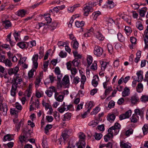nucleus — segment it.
I'll list each match as a JSON object with an SVG mask.
<instances>
[{
	"instance_id": "obj_1",
	"label": "nucleus",
	"mask_w": 148,
	"mask_h": 148,
	"mask_svg": "<svg viewBox=\"0 0 148 148\" xmlns=\"http://www.w3.org/2000/svg\"><path fill=\"white\" fill-rule=\"evenodd\" d=\"M22 82V80L21 77L16 76L12 78V88L10 90L11 96L14 97L16 95V90L18 86V84H20Z\"/></svg>"
},
{
	"instance_id": "obj_2",
	"label": "nucleus",
	"mask_w": 148,
	"mask_h": 148,
	"mask_svg": "<svg viewBox=\"0 0 148 148\" xmlns=\"http://www.w3.org/2000/svg\"><path fill=\"white\" fill-rule=\"evenodd\" d=\"M94 54L97 56H100L102 54L103 51V49L101 47L95 45L94 47Z\"/></svg>"
},
{
	"instance_id": "obj_3",
	"label": "nucleus",
	"mask_w": 148,
	"mask_h": 148,
	"mask_svg": "<svg viewBox=\"0 0 148 148\" xmlns=\"http://www.w3.org/2000/svg\"><path fill=\"white\" fill-rule=\"evenodd\" d=\"M56 89L55 87L52 86L49 87L48 90H46L45 92L48 97H51L53 92H56Z\"/></svg>"
},
{
	"instance_id": "obj_4",
	"label": "nucleus",
	"mask_w": 148,
	"mask_h": 148,
	"mask_svg": "<svg viewBox=\"0 0 148 148\" xmlns=\"http://www.w3.org/2000/svg\"><path fill=\"white\" fill-rule=\"evenodd\" d=\"M92 7L90 5H86L83 8L84 14V16H88V14L93 11Z\"/></svg>"
},
{
	"instance_id": "obj_5",
	"label": "nucleus",
	"mask_w": 148,
	"mask_h": 148,
	"mask_svg": "<svg viewBox=\"0 0 148 148\" xmlns=\"http://www.w3.org/2000/svg\"><path fill=\"white\" fill-rule=\"evenodd\" d=\"M121 126L120 124L118 123H116L114 126L110 127L112 130H113L114 132V135H116L119 132V129L120 128Z\"/></svg>"
},
{
	"instance_id": "obj_6",
	"label": "nucleus",
	"mask_w": 148,
	"mask_h": 148,
	"mask_svg": "<svg viewBox=\"0 0 148 148\" xmlns=\"http://www.w3.org/2000/svg\"><path fill=\"white\" fill-rule=\"evenodd\" d=\"M132 114V111L131 110H129L128 111L126 112L124 114H123L120 116L119 117L120 120H122L128 118Z\"/></svg>"
},
{
	"instance_id": "obj_7",
	"label": "nucleus",
	"mask_w": 148,
	"mask_h": 148,
	"mask_svg": "<svg viewBox=\"0 0 148 148\" xmlns=\"http://www.w3.org/2000/svg\"><path fill=\"white\" fill-rule=\"evenodd\" d=\"M63 86H69L70 84L69 77L68 75H66L63 77L62 81Z\"/></svg>"
},
{
	"instance_id": "obj_8",
	"label": "nucleus",
	"mask_w": 148,
	"mask_h": 148,
	"mask_svg": "<svg viewBox=\"0 0 148 148\" xmlns=\"http://www.w3.org/2000/svg\"><path fill=\"white\" fill-rule=\"evenodd\" d=\"M38 55L37 54L34 55L32 58L34 67L36 69L38 66L37 61L38 60Z\"/></svg>"
},
{
	"instance_id": "obj_9",
	"label": "nucleus",
	"mask_w": 148,
	"mask_h": 148,
	"mask_svg": "<svg viewBox=\"0 0 148 148\" xmlns=\"http://www.w3.org/2000/svg\"><path fill=\"white\" fill-rule=\"evenodd\" d=\"M18 70V67L16 66L13 68L10 69L8 70V74L10 75H12L13 74L15 75L17 73Z\"/></svg>"
},
{
	"instance_id": "obj_10",
	"label": "nucleus",
	"mask_w": 148,
	"mask_h": 148,
	"mask_svg": "<svg viewBox=\"0 0 148 148\" xmlns=\"http://www.w3.org/2000/svg\"><path fill=\"white\" fill-rule=\"evenodd\" d=\"M134 114L136 116L138 115H139L142 119H143L144 116V112L143 111L140 109H136L134 110Z\"/></svg>"
},
{
	"instance_id": "obj_11",
	"label": "nucleus",
	"mask_w": 148,
	"mask_h": 148,
	"mask_svg": "<svg viewBox=\"0 0 148 148\" xmlns=\"http://www.w3.org/2000/svg\"><path fill=\"white\" fill-rule=\"evenodd\" d=\"M120 147L121 148H131L132 145L129 143H125L123 141H121L120 143Z\"/></svg>"
},
{
	"instance_id": "obj_12",
	"label": "nucleus",
	"mask_w": 148,
	"mask_h": 148,
	"mask_svg": "<svg viewBox=\"0 0 148 148\" xmlns=\"http://www.w3.org/2000/svg\"><path fill=\"white\" fill-rule=\"evenodd\" d=\"M17 45L20 48L22 49L24 48L27 49L28 47L27 42H20L17 43Z\"/></svg>"
},
{
	"instance_id": "obj_13",
	"label": "nucleus",
	"mask_w": 148,
	"mask_h": 148,
	"mask_svg": "<svg viewBox=\"0 0 148 148\" xmlns=\"http://www.w3.org/2000/svg\"><path fill=\"white\" fill-rule=\"evenodd\" d=\"M99 77L98 75H95L93 77V79L92 81V85L95 87H96L98 84V81L99 80Z\"/></svg>"
},
{
	"instance_id": "obj_14",
	"label": "nucleus",
	"mask_w": 148,
	"mask_h": 148,
	"mask_svg": "<svg viewBox=\"0 0 148 148\" xmlns=\"http://www.w3.org/2000/svg\"><path fill=\"white\" fill-rule=\"evenodd\" d=\"M84 22L83 21H76L75 22V25L77 27H81L82 31H83V28L82 27L84 26Z\"/></svg>"
},
{
	"instance_id": "obj_15",
	"label": "nucleus",
	"mask_w": 148,
	"mask_h": 148,
	"mask_svg": "<svg viewBox=\"0 0 148 148\" xmlns=\"http://www.w3.org/2000/svg\"><path fill=\"white\" fill-rule=\"evenodd\" d=\"M130 100L132 103L135 104L139 101V99L138 96L135 94L131 97Z\"/></svg>"
},
{
	"instance_id": "obj_16",
	"label": "nucleus",
	"mask_w": 148,
	"mask_h": 148,
	"mask_svg": "<svg viewBox=\"0 0 148 148\" xmlns=\"http://www.w3.org/2000/svg\"><path fill=\"white\" fill-rule=\"evenodd\" d=\"M113 130H112L110 128H109L108 130V133L106 135V136L108 137L109 139L112 138L113 137L114 135V132Z\"/></svg>"
},
{
	"instance_id": "obj_17",
	"label": "nucleus",
	"mask_w": 148,
	"mask_h": 148,
	"mask_svg": "<svg viewBox=\"0 0 148 148\" xmlns=\"http://www.w3.org/2000/svg\"><path fill=\"white\" fill-rule=\"evenodd\" d=\"M2 22L3 26L6 29H8L12 26V24L10 21L8 20L3 21Z\"/></svg>"
},
{
	"instance_id": "obj_18",
	"label": "nucleus",
	"mask_w": 148,
	"mask_h": 148,
	"mask_svg": "<svg viewBox=\"0 0 148 148\" xmlns=\"http://www.w3.org/2000/svg\"><path fill=\"white\" fill-rule=\"evenodd\" d=\"M147 10V8L145 7L141 8L139 12L140 16L141 17H144Z\"/></svg>"
},
{
	"instance_id": "obj_19",
	"label": "nucleus",
	"mask_w": 148,
	"mask_h": 148,
	"mask_svg": "<svg viewBox=\"0 0 148 148\" xmlns=\"http://www.w3.org/2000/svg\"><path fill=\"white\" fill-rule=\"evenodd\" d=\"M130 94V89L128 88L125 87L123 91L122 92V95L123 97H125L129 95Z\"/></svg>"
},
{
	"instance_id": "obj_20",
	"label": "nucleus",
	"mask_w": 148,
	"mask_h": 148,
	"mask_svg": "<svg viewBox=\"0 0 148 148\" xmlns=\"http://www.w3.org/2000/svg\"><path fill=\"white\" fill-rule=\"evenodd\" d=\"M143 71H140L137 73L136 75L138 77L137 80L138 82L142 81V80L143 79Z\"/></svg>"
},
{
	"instance_id": "obj_21",
	"label": "nucleus",
	"mask_w": 148,
	"mask_h": 148,
	"mask_svg": "<svg viewBox=\"0 0 148 148\" xmlns=\"http://www.w3.org/2000/svg\"><path fill=\"white\" fill-rule=\"evenodd\" d=\"M57 25V23L55 21H53L51 24L48 25V27L50 30L53 31L56 28Z\"/></svg>"
},
{
	"instance_id": "obj_22",
	"label": "nucleus",
	"mask_w": 148,
	"mask_h": 148,
	"mask_svg": "<svg viewBox=\"0 0 148 148\" xmlns=\"http://www.w3.org/2000/svg\"><path fill=\"white\" fill-rule=\"evenodd\" d=\"M86 143L83 140L79 141L77 143V146L78 148H85L86 146Z\"/></svg>"
},
{
	"instance_id": "obj_23",
	"label": "nucleus",
	"mask_w": 148,
	"mask_h": 148,
	"mask_svg": "<svg viewBox=\"0 0 148 148\" xmlns=\"http://www.w3.org/2000/svg\"><path fill=\"white\" fill-rule=\"evenodd\" d=\"M139 119V117L138 116H136L134 114H133L132 116L130 118L131 122L134 123H136Z\"/></svg>"
},
{
	"instance_id": "obj_24",
	"label": "nucleus",
	"mask_w": 148,
	"mask_h": 148,
	"mask_svg": "<svg viewBox=\"0 0 148 148\" xmlns=\"http://www.w3.org/2000/svg\"><path fill=\"white\" fill-rule=\"evenodd\" d=\"M99 123V121L97 120H92L90 121L88 124V125L92 127L96 126Z\"/></svg>"
},
{
	"instance_id": "obj_25",
	"label": "nucleus",
	"mask_w": 148,
	"mask_h": 148,
	"mask_svg": "<svg viewBox=\"0 0 148 148\" xmlns=\"http://www.w3.org/2000/svg\"><path fill=\"white\" fill-rule=\"evenodd\" d=\"M12 135L8 134L6 135H5L3 138V141L4 142H5L6 141H10L13 139L11 137Z\"/></svg>"
},
{
	"instance_id": "obj_26",
	"label": "nucleus",
	"mask_w": 148,
	"mask_h": 148,
	"mask_svg": "<svg viewBox=\"0 0 148 148\" xmlns=\"http://www.w3.org/2000/svg\"><path fill=\"white\" fill-rule=\"evenodd\" d=\"M1 111H2V113L4 116L6 115L8 110V108L6 105L2 106L1 108Z\"/></svg>"
},
{
	"instance_id": "obj_27",
	"label": "nucleus",
	"mask_w": 148,
	"mask_h": 148,
	"mask_svg": "<svg viewBox=\"0 0 148 148\" xmlns=\"http://www.w3.org/2000/svg\"><path fill=\"white\" fill-rule=\"evenodd\" d=\"M26 12L24 10L22 9L18 10L17 12V15L21 17L24 16L25 15Z\"/></svg>"
},
{
	"instance_id": "obj_28",
	"label": "nucleus",
	"mask_w": 148,
	"mask_h": 148,
	"mask_svg": "<svg viewBox=\"0 0 148 148\" xmlns=\"http://www.w3.org/2000/svg\"><path fill=\"white\" fill-rule=\"evenodd\" d=\"M122 18L129 25H131V17L129 16H123Z\"/></svg>"
},
{
	"instance_id": "obj_29",
	"label": "nucleus",
	"mask_w": 148,
	"mask_h": 148,
	"mask_svg": "<svg viewBox=\"0 0 148 148\" xmlns=\"http://www.w3.org/2000/svg\"><path fill=\"white\" fill-rule=\"evenodd\" d=\"M12 35V33L10 32L7 36L6 40L7 41H9L11 46H13L14 45L15 43L11 40V36Z\"/></svg>"
},
{
	"instance_id": "obj_30",
	"label": "nucleus",
	"mask_w": 148,
	"mask_h": 148,
	"mask_svg": "<svg viewBox=\"0 0 148 148\" xmlns=\"http://www.w3.org/2000/svg\"><path fill=\"white\" fill-rule=\"evenodd\" d=\"M136 26L140 30H142L143 29V27L140 21H138L136 22Z\"/></svg>"
},
{
	"instance_id": "obj_31",
	"label": "nucleus",
	"mask_w": 148,
	"mask_h": 148,
	"mask_svg": "<svg viewBox=\"0 0 148 148\" xmlns=\"http://www.w3.org/2000/svg\"><path fill=\"white\" fill-rule=\"evenodd\" d=\"M71 114L70 113H66L64 115L63 120L65 121L69 120L71 117Z\"/></svg>"
},
{
	"instance_id": "obj_32",
	"label": "nucleus",
	"mask_w": 148,
	"mask_h": 148,
	"mask_svg": "<svg viewBox=\"0 0 148 148\" xmlns=\"http://www.w3.org/2000/svg\"><path fill=\"white\" fill-rule=\"evenodd\" d=\"M137 91L138 92H141L143 90V86L142 84L139 83L138 84L136 87Z\"/></svg>"
},
{
	"instance_id": "obj_33",
	"label": "nucleus",
	"mask_w": 148,
	"mask_h": 148,
	"mask_svg": "<svg viewBox=\"0 0 148 148\" xmlns=\"http://www.w3.org/2000/svg\"><path fill=\"white\" fill-rule=\"evenodd\" d=\"M96 37L99 40H103L104 39L103 35L99 32L96 34Z\"/></svg>"
},
{
	"instance_id": "obj_34",
	"label": "nucleus",
	"mask_w": 148,
	"mask_h": 148,
	"mask_svg": "<svg viewBox=\"0 0 148 148\" xmlns=\"http://www.w3.org/2000/svg\"><path fill=\"white\" fill-rule=\"evenodd\" d=\"M101 14V12L99 11L94 12L92 14V16H93V19L95 20H96L99 16Z\"/></svg>"
},
{
	"instance_id": "obj_35",
	"label": "nucleus",
	"mask_w": 148,
	"mask_h": 148,
	"mask_svg": "<svg viewBox=\"0 0 148 148\" xmlns=\"http://www.w3.org/2000/svg\"><path fill=\"white\" fill-rule=\"evenodd\" d=\"M14 145V143L10 142L7 144H3V145L5 148H12Z\"/></svg>"
},
{
	"instance_id": "obj_36",
	"label": "nucleus",
	"mask_w": 148,
	"mask_h": 148,
	"mask_svg": "<svg viewBox=\"0 0 148 148\" xmlns=\"http://www.w3.org/2000/svg\"><path fill=\"white\" fill-rule=\"evenodd\" d=\"M112 90V89L111 86H108L105 91L104 94L105 96H107Z\"/></svg>"
},
{
	"instance_id": "obj_37",
	"label": "nucleus",
	"mask_w": 148,
	"mask_h": 148,
	"mask_svg": "<svg viewBox=\"0 0 148 148\" xmlns=\"http://www.w3.org/2000/svg\"><path fill=\"white\" fill-rule=\"evenodd\" d=\"M80 80V79L78 76H76L74 77V79L73 80L72 84L75 85L77 84Z\"/></svg>"
},
{
	"instance_id": "obj_38",
	"label": "nucleus",
	"mask_w": 148,
	"mask_h": 148,
	"mask_svg": "<svg viewBox=\"0 0 148 148\" xmlns=\"http://www.w3.org/2000/svg\"><path fill=\"white\" fill-rule=\"evenodd\" d=\"M87 63L88 66H90L92 62V58L90 56H88L87 58Z\"/></svg>"
},
{
	"instance_id": "obj_39",
	"label": "nucleus",
	"mask_w": 148,
	"mask_h": 148,
	"mask_svg": "<svg viewBox=\"0 0 148 148\" xmlns=\"http://www.w3.org/2000/svg\"><path fill=\"white\" fill-rule=\"evenodd\" d=\"M10 60V59H7L3 62L4 63L6 66L8 67H11L12 65V63Z\"/></svg>"
},
{
	"instance_id": "obj_40",
	"label": "nucleus",
	"mask_w": 148,
	"mask_h": 148,
	"mask_svg": "<svg viewBox=\"0 0 148 148\" xmlns=\"http://www.w3.org/2000/svg\"><path fill=\"white\" fill-rule=\"evenodd\" d=\"M143 132L144 134H146L148 132V125L145 124L142 128Z\"/></svg>"
},
{
	"instance_id": "obj_41",
	"label": "nucleus",
	"mask_w": 148,
	"mask_h": 148,
	"mask_svg": "<svg viewBox=\"0 0 148 148\" xmlns=\"http://www.w3.org/2000/svg\"><path fill=\"white\" fill-rule=\"evenodd\" d=\"M141 101L145 103L148 101V96L146 95H142L140 98Z\"/></svg>"
},
{
	"instance_id": "obj_42",
	"label": "nucleus",
	"mask_w": 148,
	"mask_h": 148,
	"mask_svg": "<svg viewBox=\"0 0 148 148\" xmlns=\"http://www.w3.org/2000/svg\"><path fill=\"white\" fill-rule=\"evenodd\" d=\"M118 38L121 42H123L125 40V38L120 33H118L117 34Z\"/></svg>"
},
{
	"instance_id": "obj_43",
	"label": "nucleus",
	"mask_w": 148,
	"mask_h": 148,
	"mask_svg": "<svg viewBox=\"0 0 148 148\" xmlns=\"http://www.w3.org/2000/svg\"><path fill=\"white\" fill-rule=\"evenodd\" d=\"M71 43L73 44V47L74 49H77L79 46V43L77 40H75V41H72Z\"/></svg>"
},
{
	"instance_id": "obj_44",
	"label": "nucleus",
	"mask_w": 148,
	"mask_h": 148,
	"mask_svg": "<svg viewBox=\"0 0 148 148\" xmlns=\"http://www.w3.org/2000/svg\"><path fill=\"white\" fill-rule=\"evenodd\" d=\"M115 118V115L114 114H111L108 116V120L110 122L113 121Z\"/></svg>"
},
{
	"instance_id": "obj_45",
	"label": "nucleus",
	"mask_w": 148,
	"mask_h": 148,
	"mask_svg": "<svg viewBox=\"0 0 148 148\" xmlns=\"http://www.w3.org/2000/svg\"><path fill=\"white\" fill-rule=\"evenodd\" d=\"M42 146L44 148H47V143L46 137H43L42 140Z\"/></svg>"
},
{
	"instance_id": "obj_46",
	"label": "nucleus",
	"mask_w": 148,
	"mask_h": 148,
	"mask_svg": "<svg viewBox=\"0 0 148 148\" xmlns=\"http://www.w3.org/2000/svg\"><path fill=\"white\" fill-rule=\"evenodd\" d=\"M94 136L96 140H99L102 137V135L100 133H95Z\"/></svg>"
},
{
	"instance_id": "obj_47",
	"label": "nucleus",
	"mask_w": 148,
	"mask_h": 148,
	"mask_svg": "<svg viewBox=\"0 0 148 148\" xmlns=\"http://www.w3.org/2000/svg\"><path fill=\"white\" fill-rule=\"evenodd\" d=\"M86 106H88L87 108V109H88L87 111L88 112H89L90 110L93 107L92 102L90 101L89 103H87Z\"/></svg>"
},
{
	"instance_id": "obj_48",
	"label": "nucleus",
	"mask_w": 148,
	"mask_h": 148,
	"mask_svg": "<svg viewBox=\"0 0 148 148\" xmlns=\"http://www.w3.org/2000/svg\"><path fill=\"white\" fill-rule=\"evenodd\" d=\"M79 137L80 139L79 141L83 140L84 141H85L84 139L85 138V136L83 133H80L79 134Z\"/></svg>"
},
{
	"instance_id": "obj_49",
	"label": "nucleus",
	"mask_w": 148,
	"mask_h": 148,
	"mask_svg": "<svg viewBox=\"0 0 148 148\" xmlns=\"http://www.w3.org/2000/svg\"><path fill=\"white\" fill-rule=\"evenodd\" d=\"M52 127L51 125L48 124L46 125L45 128V134H47L48 132V130L51 129Z\"/></svg>"
},
{
	"instance_id": "obj_50",
	"label": "nucleus",
	"mask_w": 148,
	"mask_h": 148,
	"mask_svg": "<svg viewBox=\"0 0 148 148\" xmlns=\"http://www.w3.org/2000/svg\"><path fill=\"white\" fill-rule=\"evenodd\" d=\"M107 47L108 51L110 53H112L113 51V48L111 44H108L107 45Z\"/></svg>"
},
{
	"instance_id": "obj_51",
	"label": "nucleus",
	"mask_w": 148,
	"mask_h": 148,
	"mask_svg": "<svg viewBox=\"0 0 148 148\" xmlns=\"http://www.w3.org/2000/svg\"><path fill=\"white\" fill-rule=\"evenodd\" d=\"M20 33L21 32H17L16 30H14V32L13 34V35L16 41H17L18 39V37L20 36Z\"/></svg>"
},
{
	"instance_id": "obj_52",
	"label": "nucleus",
	"mask_w": 148,
	"mask_h": 148,
	"mask_svg": "<svg viewBox=\"0 0 148 148\" xmlns=\"http://www.w3.org/2000/svg\"><path fill=\"white\" fill-rule=\"evenodd\" d=\"M67 55V53L63 51H61L59 54V56L62 58L66 57Z\"/></svg>"
},
{
	"instance_id": "obj_53",
	"label": "nucleus",
	"mask_w": 148,
	"mask_h": 148,
	"mask_svg": "<svg viewBox=\"0 0 148 148\" xmlns=\"http://www.w3.org/2000/svg\"><path fill=\"white\" fill-rule=\"evenodd\" d=\"M99 110L100 109H99V108L98 107H96L93 110V111L91 112V114L92 115L96 114L98 112Z\"/></svg>"
},
{
	"instance_id": "obj_54",
	"label": "nucleus",
	"mask_w": 148,
	"mask_h": 148,
	"mask_svg": "<svg viewBox=\"0 0 148 148\" xmlns=\"http://www.w3.org/2000/svg\"><path fill=\"white\" fill-rule=\"evenodd\" d=\"M114 3L112 1H108V2L107 7L110 8H112L114 7Z\"/></svg>"
},
{
	"instance_id": "obj_55",
	"label": "nucleus",
	"mask_w": 148,
	"mask_h": 148,
	"mask_svg": "<svg viewBox=\"0 0 148 148\" xmlns=\"http://www.w3.org/2000/svg\"><path fill=\"white\" fill-rule=\"evenodd\" d=\"M115 102L113 100L110 101L109 103L108 107L110 108H113L115 105Z\"/></svg>"
},
{
	"instance_id": "obj_56",
	"label": "nucleus",
	"mask_w": 148,
	"mask_h": 148,
	"mask_svg": "<svg viewBox=\"0 0 148 148\" xmlns=\"http://www.w3.org/2000/svg\"><path fill=\"white\" fill-rule=\"evenodd\" d=\"M64 98V96L62 95H59L56 99L57 101L62 102L63 101Z\"/></svg>"
},
{
	"instance_id": "obj_57",
	"label": "nucleus",
	"mask_w": 148,
	"mask_h": 148,
	"mask_svg": "<svg viewBox=\"0 0 148 148\" xmlns=\"http://www.w3.org/2000/svg\"><path fill=\"white\" fill-rule=\"evenodd\" d=\"M79 61L77 59H75L72 62L74 66H78Z\"/></svg>"
},
{
	"instance_id": "obj_58",
	"label": "nucleus",
	"mask_w": 148,
	"mask_h": 148,
	"mask_svg": "<svg viewBox=\"0 0 148 148\" xmlns=\"http://www.w3.org/2000/svg\"><path fill=\"white\" fill-rule=\"evenodd\" d=\"M26 138L24 135H23V136H19V139L20 142L22 143L24 141L27 142L26 141Z\"/></svg>"
},
{
	"instance_id": "obj_59",
	"label": "nucleus",
	"mask_w": 148,
	"mask_h": 148,
	"mask_svg": "<svg viewBox=\"0 0 148 148\" xmlns=\"http://www.w3.org/2000/svg\"><path fill=\"white\" fill-rule=\"evenodd\" d=\"M91 69L93 70H96L97 69V64L96 62H94L91 66Z\"/></svg>"
},
{
	"instance_id": "obj_60",
	"label": "nucleus",
	"mask_w": 148,
	"mask_h": 148,
	"mask_svg": "<svg viewBox=\"0 0 148 148\" xmlns=\"http://www.w3.org/2000/svg\"><path fill=\"white\" fill-rule=\"evenodd\" d=\"M62 136L63 138L64 141L65 142L66 141L67 138L69 137V136L67 135L64 132H62Z\"/></svg>"
},
{
	"instance_id": "obj_61",
	"label": "nucleus",
	"mask_w": 148,
	"mask_h": 148,
	"mask_svg": "<svg viewBox=\"0 0 148 148\" xmlns=\"http://www.w3.org/2000/svg\"><path fill=\"white\" fill-rule=\"evenodd\" d=\"M101 64V70H104L106 67L107 63L105 62H102Z\"/></svg>"
},
{
	"instance_id": "obj_62",
	"label": "nucleus",
	"mask_w": 148,
	"mask_h": 148,
	"mask_svg": "<svg viewBox=\"0 0 148 148\" xmlns=\"http://www.w3.org/2000/svg\"><path fill=\"white\" fill-rule=\"evenodd\" d=\"M35 70L34 69H32L28 73V75L29 78H31L33 77L34 75V72Z\"/></svg>"
},
{
	"instance_id": "obj_63",
	"label": "nucleus",
	"mask_w": 148,
	"mask_h": 148,
	"mask_svg": "<svg viewBox=\"0 0 148 148\" xmlns=\"http://www.w3.org/2000/svg\"><path fill=\"white\" fill-rule=\"evenodd\" d=\"M133 130L132 129H130L127 130L125 132V135L127 136H129L131 134H132Z\"/></svg>"
},
{
	"instance_id": "obj_64",
	"label": "nucleus",
	"mask_w": 148,
	"mask_h": 148,
	"mask_svg": "<svg viewBox=\"0 0 148 148\" xmlns=\"http://www.w3.org/2000/svg\"><path fill=\"white\" fill-rule=\"evenodd\" d=\"M14 106L17 109L19 110H21L22 109V107L17 102H16L15 103Z\"/></svg>"
}]
</instances>
